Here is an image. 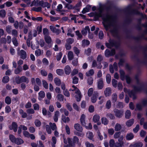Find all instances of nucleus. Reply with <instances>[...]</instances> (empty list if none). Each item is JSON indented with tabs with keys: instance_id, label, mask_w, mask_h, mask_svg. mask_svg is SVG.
<instances>
[{
	"instance_id": "obj_1",
	"label": "nucleus",
	"mask_w": 147,
	"mask_h": 147,
	"mask_svg": "<svg viewBox=\"0 0 147 147\" xmlns=\"http://www.w3.org/2000/svg\"><path fill=\"white\" fill-rule=\"evenodd\" d=\"M98 17H101L103 20V24L106 30H108L110 28L112 21L111 17L108 14L103 15L102 12H100L98 15Z\"/></svg>"
},
{
	"instance_id": "obj_2",
	"label": "nucleus",
	"mask_w": 147,
	"mask_h": 147,
	"mask_svg": "<svg viewBox=\"0 0 147 147\" xmlns=\"http://www.w3.org/2000/svg\"><path fill=\"white\" fill-rule=\"evenodd\" d=\"M72 88H71L69 90V91H75L76 95L75 96V98L76 100L77 101H80L81 100V98L82 97V95L81 92L79 89L76 87L75 86H72Z\"/></svg>"
},
{
	"instance_id": "obj_3",
	"label": "nucleus",
	"mask_w": 147,
	"mask_h": 147,
	"mask_svg": "<svg viewBox=\"0 0 147 147\" xmlns=\"http://www.w3.org/2000/svg\"><path fill=\"white\" fill-rule=\"evenodd\" d=\"M15 81L16 83L18 84H19L22 82L28 83L29 82L28 79L24 76H23L21 77L18 76L16 77Z\"/></svg>"
},
{
	"instance_id": "obj_4",
	"label": "nucleus",
	"mask_w": 147,
	"mask_h": 147,
	"mask_svg": "<svg viewBox=\"0 0 147 147\" xmlns=\"http://www.w3.org/2000/svg\"><path fill=\"white\" fill-rule=\"evenodd\" d=\"M100 119V117L98 115H95L93 117L92 120L95 123H97V125H99L101 124L100 122L99 121Z\"/></svg>"
},
{
	"instance_id": "obj_5",
	"label": "nucleus",
	"mask_w": 147,
	"mask_h": 147,
	"mask_svg": "<svg viewBox=\"0 0 147 147\" xmlns=\"http://www.w3.org/2000/svg\"><path fill=\"white\" fill-rule=\"evenodd\" d=\"M18 54L20 56L21 58L22 59H25L26 57V52L22 50L20 51L19 49L18 50Z\"/></svg>"
},
{
	"instance_id": "obj_6",
	"label": "nucleus",
	"mask_w": 147,
	"mask_h": 147,
	"mask_svg": "<svg viewBox=\"0 0 147 147\" xmlns=\"http://www.w3.org/2000/svg\"><path fill=\"white\" fill-rule=\"evenodd\" d=\"M115 115L116 117L118 118L121 117L123 115V111L117 109H115L114 111Z\"/></svg>"
},
{
	"instance_id": "obj_7",
	"label": "nucleus",
	"mask_w": 147,
	"mask_h": 147,
	"mask_svg": "<svg viewBox=\"0 0 147 147\" xmlns=\"http://www.w3.org/2000/svg\"><path fill=\"white\" fill-rule=\"evenodd\" d=\"M110 71L111 73H114V69L115 71L117 70V64L116 63H115L113 64V66L111 65L109 66Z\"/></svg>"
},
{
	"instance_id": "obj_8",
	"label": "nucleus",
	"mask_w": 147,
	"mask_h": 147,
	"mask_svg": "<svg viewBox=\"0 0 147 147\" xmlns=\"http://www.w3.org/2000/svg\"><path fill=\"white\" fill-rule=\"evenodd\" d=\"M98 96V93L97 92H95L91 98V101L93 103H95L97 100V97Z\"/></svg>"
},
{
	"instance_id": "obj_9",
	"label": "nucleus",
	"mask_w": 147,
	"mask_h": 147,
	"mask_svg": "<svg viewBox=\"0 0 147 147\" xmlns=\"http://www.w3.org/2000/svg\"><path fill=\"white\" fill-rule=\"evenodd\" d=\"M18 125L16 123L13 122L11 125L9 126V128L11 130H13L14 132L17 131Z\"/></svg>"
},
{
	"instance_id": "obj_10",
	"label": "nucleus",
	"mask_w": 147,
	"mask_h": 147,
	"mask_svg": "<svg viewBox=\"0 0 147 147\" xmlns=\"http://www.w3.org/2000/svg\"><path fill=\"white\" fill-rule=\"evenodd\" d=\"M115 53V51L112 49L110 52L107 49L105 51V55L106 57H108L109 56L114 55Z\"/></svg>"
},
{
	"instance_id": "obj_11",
	"label": "nucleus",
	"mask_w": 147,
	"mask_h": 147,
	"mask_svg": "<svg viewBox=\"0 0 147 147\" xmlns=\"http://www.w3.org/2000/svg\"><path fill=\"white\" fill-rule=\"evenodd\" d=\"M111 93V91L110 88L108 87L106 88L104 92V94L106 97L110 95Z\"/></svg>"
},
{
	"instance_id": "obj_12",
	"label": "nucleus",
	"mask_w": 147,
	"mask_h": 147,
	"mask_svg": "<svg viewBox=\"0 0 147 147\" xmlns=\"http://www.w3.org/2000/svg\"><path fill=\"white\" fill-rule=\"evenodd\" d=\"M90 32V29L88 26H86L81 31L83 35L85 36L86 35L87 32L88 33Z\"/></svg>"
},
{
	"instance_id": "obj_13",
	"label": "nucleus",
	"mask_w": 147,
	"mask_h": 147,
	"mask_svg": "<svg viewBox=\"0 0 147 147\" xmlns=\"http://www.w3.org/2000/svg\"><path fill=\"white\" fill-rule=\"evenodd\" d=\"M45 42L48 44L52 45V39L51 37L49 36H45Z\"/></svg>"
},
{
	"instance_id": "obj_14",
	"label": "nucleus",
	"mask_w": 147,
	"mask_h": 147,
	"mask_svg": "<svg viewBox=\"0 0 147 147\" xmlns=\"http://www.w3.org/2000/svg\"><path fill=\"white\" fill-rule=\"evenodd\" d=\"M98 88L99 89H102L103 87V81L101 79L99 80L98 82Z\"/></svg>"
},
{
	"instance_id": "obj_15",
	"label": "nucleus",
	"mask_w": 147,
	"mask_h": 147,
	"mask_svg": "<svg viewBox=\"0 0 147 147\" xmlns=\"http://www.w3.org/2000/svg\"><path fill=\"white\" fill-rule=\"evenodd\" d=\"M64 70L65 74L66 75L69 74L71 71V67L69 65H66L65 67Z\"/></svg>"
},
{
	"instance_id": "obj_16",
	"label": "nucleus",
	"mask_w": 147,
	"mask_h": 147,
	"mask_svg": "<svg viewBox=\"0 0 147 147\" xmlns=\"http://www.w3.org/2000/svg\"><path fill=\"white\" fill-rule=\"evenodd\" d=\"M143 146L142 144L140 142H136L133 144L130 145V147H142Z\"/></svg>"
},
{
	"instance_id": "obj_17",
	"label": "nucleus",
	"mask_w": 147,
	"mask_h": 147,
	"mask_svg": "<svg viewBox=\"0 0 147 147\" xmlns=\"http://www.w3.org/2000/svg\"><path fill=\"white\" fill-rule=\"evenodd\" d=\"M21 129L24 130H26L27 129V128L26 126L24 125H20L19 127V129L18 131V133L19 134H20L22 132Z\"/></svg>"
},
{
	"instance_id": "obj_18",
	"label": "nucleus",
	"mask_w": 147,
	"mask_h": 147,
	"mask_svg": "<svg viewBox=\"0 0 147 147\" xmlns=\"http://www.w3.org/2000/svg\"><path fill=\"white\" fill-rule=\"evenodd\" d=\"M74 127L75 129L77 131L81 132L82 130V127L79 124L76 123L75 124Z\"/></svg>"
},
{
	"instance_id": "obj_19",
	"label": "nucleus",
	"mask_w": 147,
	"mask_h": 147,
	"mask_svg": "<svg viewBox=\"0 0 147 147\" xmlns=\"http://www.w3.org/2000/svg\"><path fill=\"white\" fill-rule=\"evenodd\" d=\"M94 74V70L93 69H90L86 73V75L87 76H93Z\"/></svg>"
},
{
	"instance_id": "obj_20",
	"label": "nucleus",
	"mask_w": 147,
	"mask_h": 147,
	"mask_svg": "<svg viewBox=\"0 0 147 147\" xmlns=\"http://www.w3.org/2000/svg\"><path fill=\"white\" fill-rule=\"evenodd\" d=\"M114 45V41L111 40L109 41V43H106V45L108 48H111V47H113Z\"/></svg>"
},
{
	"instance_id": "obj_21",
	"label": "nucleus",
	"mask_w": 147,
	"mask_h": 147,
	"mask_svg": "<svg viewBox=\"0 0 147 147\" xmlns=\"http://www.w3.org/2000/svg\"><path fill=\"white\" fill-rule=\"evenodd\" d=\"M134 137L133 134L131 133L127 134L126 136V139L127 140H132Z\"/></svg>"
},
{
	"instance_id": "obj_22",
	"label": "nucleus",
	"mask_w": 147,
	"mask_h": 147,
	"mask_svg": "<svg viewBox=\"0 0 147 147\" xmlns=\"http://www.w3.org/2000/svg\"><path fill=\"white\" fill-rule=\"evenodd\" d=\"M38 99L41 100L45 96V94L44 92L42 91H41L38 93Z\"/></svg>"
},
{
	"instance_id": "obj_23",
	"label": "nucleus",
	"mask_w": 147,
	"mask_h": 147,
	"mask_svg": "<svg viewBox=\"0 0 147 147\" xmlns=\"http://www.w3.org/2000/svg\"><path fill=\"white\" fill-rule=\"evenodd\" d=\"M91 8V6L90 5H87L86 7L84 8L82 11L83 13H85L89 11Z\"/></svg>"
},
{
	"instance_id": "obj_24",
	"label": "nucleus",
	"mask_w": 147,
	"mask_h": 147,
	"mask_svg": "<svg viewBox=\"0 0 147 147\" xmlns=\"http://www.w3.org/2000/svg\"><path fill=\"white\" fill-rule=\"evenodd\" d=\"M54 82L55 84L57 86H59L61 84V80L58 78H55L54 79Z\"/></svg>"
},
{
	"instance_id": "obj_25",
	"label": "nucleus",
	"mask_w": 147,
	"mask_h": 147,
	"mask_svg": "<svg viewBox=\"0 0 147 147\" xmlns=\"http://www.w3.org/2000/svg\"><path fill=\"white\" fill-rule=\"evenodd\" d=\"M19 112L20 114L21 115L22 118H25L27 117V113L25 112H24L23 110L20 109L19 111Z\"/></svg>"
},
{
	"instance_id": "obj_26",
	"label": "nucleus",
	"mask_w": 147,
	"mask_h": 147,
	"mask_svg": "<svg viewBox=\"0 0 147 147\" xmlns=\"http://www.w3.org/2000/svg\"><path fill=\"white\" fill-rule=\"evenodd\" d=\"M85 115L84 114H82L81 115L80 118V120L81 123L83 125H84L85 124Z\"/></svg>"
},
{
	"instance_id": "obj_27",
	"label": "nucleus",
	"mask_w": 147,
	"mask_h": 147,
	"mask_svg": "<svg viewBox=\"0 0 147 147\" xmlns=\"http://www.w3.org/2000/svg\"><path fill=\"white\" fill-rule=\"evenodd\" d=\"M6 12L4 9L0 10V17L1 18H4L6 16Z\"/></svg>"
},
{
	"instance_id": "obj_28",
	"label": "nucleus",
	"mask_w": 147,
	"mask_h": 147,
	"mask_svg": "<svg viewBox=\"0 0 147 147\" xmlns=\"http://www.w3.org/2000/svg\"><path fill=\"white\" fill-rule=\"evenodd\" d=\"M67 57L69 60H71L74 57L73 53L71 51H69L68 53Z\"/></svg>"
},
{
	"instance_id": "obj_29",
	"label": "nucleus",
	"mask_w": 147,
	"mask_h": 147,
	"mask_svg": "<svg viewBox=\"0 0 147 147\" xmlns=\"http://www.w3.org/2000/svg\"><path fill=\"white\" fill-rule=\"evenodd\" d=\"M62 120L65 123L68 122L70 120L69 117H65L63 115H62Z\"/></svg>"
},
{
	"instance_id": "obj_30",
	"label": "nucleus",
	"mask_w": 147,
	"mask_h": 147,
	"mask_svg": "<svg viewBox=\"0 0 147 147\" xmlns=\"http://www.w3.org/2000/svg\"><path fill=\"white\" fill-rule=\"evenodd\" d=\"M86 136L90 140H92L94 136L93 133L91 132L90 131L87 133Z\"/></svg>"
},
{
	"instance_id": "obj_31",
	"label": "nucleus",
	"mask_w": 147,
	"mask_h": 147,
	"mask_svg": "<svg viewBox=\"0 0 147 147\" xmlns=\"http://www.w3.org/2000/svg\"><path fill=\"white\" fill-rule=\"evenodd\" d=\"M134 121L133 119H131L129 120L126 123V125L128 127H130L134 123Z\"/></svg>"
},
{
	"instance_id": "obj_32",
	"label": "nucleus",
	"mask_w": 147,
	"mask_h": 147,
	"mask_svg": "<svg viewBox=\"0 0 147 147\" xmlns=\"http://www.w3.org/2000/svg\"><path fill=\"white\" fill-rule=\"evenodd\" d=\"M24 142L23 141L21 138H17L14 142L18 145H20Z\"/></svg>"
},
{
	"instance_id": "obj_33",
	"label": "nucleus",
	"mask_w": 147,
	"mask_h": 147,
	"mask_svg": "<svg viewBox=\"0 0 147 147\" xmlns=\"http://www.w3.org/2000/svg\"><path fill=\"white\" fill-rule=\"evenodd\" d=\"M121 128V125L118 123H117L115 127V129L116 131H119Z\"/></svg>"
},
{
	"instance_id": "obj_34",
	"label": "nucleus",
	"mask_w": 147,
	"mask_h": 147,
	"mask_svg": "<svg viewBox=\"0 0 147 147\" xmlns=\"http://www.w3.org/2000/svg\"><path fill=\"white\" fill-rule=\"evenodd\" d=\"M97 67L98 68H101L102 67V66L100 65V64L99 66L97 65L96 61H94L92 62V67Z\"/></svg>"
},
{
	"instance_id": "obj_35",
	"label": "nucleus",
	"mask_w": 147,
	"mask_h": 147,
	"mask_svg": "<svg viewBox=\"0 0 147 147\" xmlns=\"http://www.w3.org/2000/svg\"><path fill=\"white\" fill-rule=\"evenodd\" d=\"M57 74L59 76L62 75L64 74V72L63 69H58L56 71Z\"/></svg>"
},
{
	"instance_id": "obj_36",
	"label": "nucleus",
	"mask_w": 147,
	"mask_h": 147,
	"mask_svg": "<svg viewBox=\"0 0 147 147\" xmlns=\"http://www.w3.org/2000/svg\"><path fill=\"white\" fill-rule=\"evenodd\" d=\"M102 123L104 125H106L108 124V121L106 118L103 117L101 118Z\"/></svg>"
},
{
	"instance_id": "obj_37",
	"label": "nucleus",
	"mask_w": 147,
	"mask_h": 147,
	"mask_svg": "<svg viewBox=\"0 0 147 147\" xmlns=\"http://www.w3.org/2000/svg\"><path fill=\"white\" fill-rule=\"evenodd\" d=\"M60 111L61 112H64L65 115L66 116H68L69 114L68 111L65 109L62 108L60 109Z\"/></svg>"
},
{
	"instance_id": "obj_38",
	"label": "nucleus",
	"mask_w": 147,
	"mask_h": 147,
	"mask_svg": "<svg viewBox=\"0 0 147 147\" xmlns=\"http://www.w3.org/2000/svg\"><path fill=\"white\" fill-rule=\"evenodd\" d=\"M90 44V42L87 40H84L82 41V45L83 46L88 45Z\"/></svg>"
},
{
	"instance_id": "obj_39",
	"label": "nucleus",
	"mask_w": 147,
	"mask_h": 147,
	"mask_svg": "<svg viewBox=\"0 0 147 147\" xmlns=\"http://www.w3.org/2000/svg\"><path fill=\"white\" fill-rule=\"evenodd\" d=\"M131 115L130 111L129 110H127L125 113V117L127 119H129Z\"/></svg>"
},
{
	"instance_id": "obj_40",
	"label": "nucleus",
	"mask_w": 147,
	"mask_h": 147,
	"mask_svg": "<svg viewBox=\"0 0 147 147\" xmlns=\"http://www.w3.org/2000/svg\"><path fill=\"white\" fill-rule=\"evenodd\" d=\"M124 138V137L123 136L121 135L118 138V141L119 142V143H121V144H122L123 145L124 144V142L123 141V140Z\"/></svg>"
},
{
	"instance_id": "obj_41",
	"label": "nucleus",
	"mask_w": 147,
	"mask_h": 147,
	"mask_svg": "<svg viewBox=\"0 0 147 147\" xmlns=\"http://www.w3.org/2000/svg\"><path fill=\"white\" fill-rule=\"evenodd\" d=\"M106 81L107 83L109 84L111 81V76L109 74H107L106 76Z\"/></svg>"
},
{
	"instance_id": "obj_42",
	"label": "nucleus",
	"mask_w": 147,
	"mask_h": 147,
	"mask_svg": "<svg viewBox=\"0 0 147 147\" xmlns=\"http://www.w3.org/2000/svg\"><path fill=\"white\" fill-rule=\"evenodd\" d=\"M111 106V103L110 100L107 101L106 104V107L108 109H109Z\"/></svg>"
},
{
	"instance_id": "obj_43",
	"label": "nucleus",
	"mask_w": 147,
	"mask_h": 147,
	"mask_svg": "<svg viewBox=\"0 0 147 147\" xmlns=\"http://www.w3.org/2000/svg\"><path fill=\"white\" fill-rule=\"evenodd\" d=\"M42 82L43 86L45 88L47 89L48 87V84L47 82L45 80H43L42 81Z\"/></svg>"
},
{
	"instance_id": "obj_44",
	"label": "nucleus",
	"mask_w": 147,
	"mask_h": 147,
	"mask_svg": "<svg viewBox=\"0 0 147 147\" xmlns=\"http://www.w3.org/2000/svg\"><path fill=\"white\" fill-rule=\"evenodd\" d=\"M120 74L121 78V80H123L125 79L124 73L122 70H120L119 71Z\"/></svg>"
},
{
	"instance_id": "obj_45",
	"label": "nucleus",
	"mask_w": 147,
	"mask_h": 147,
	"mask_svg": "<svg viewBox=\"0 0 147 147\" xmlns=\"http://www.w3.org/2000/svg\"><path fill=\"white\" fill-rule=\"evenodd\" d=\"M63 96L61 94H57V98L59 101H63Z\"/></svg>"
},
{
	"instance_id": "obj_46",
	"label": "nucleus",
	"mask_w": 147,
	"mask_h": 147,
	"mask_svg": "<svg viewBox=\"0 0 147 147\" xmlns=\"http://www.w3.org/2000/svg\"><path fill=\"white\" fill-rule=\"evenodd\" d=\"M43 33L45 36H48V35L49 34L48 30L46 28H43Z\"/></svg>"
},
{
	"instance_id": "obj_47",
	"label": "nucleus",
	"mask_w": 147,
	"mask_h": 147,
	"mask_svg": "<svg viewBox=\"0 0 147 147\" xmlns=\"http://www.w3.org/2000/svg\"><path fill=\"white\" fill-rule=\"evenodd\" d=\"M49 125L52 130H54L56 129L57 127L55 123H49Z\"/></svg>"
},
{
	"instance_id": "obj_48",
	"label": "nucleus",
	"mask_w": 147,
	"mask_h": 147,
	"mask_svg": "<svg viewBox=\"0 0 147 147\" xmlns=\"http://www.w3.org/2000/svg\"><path fill=\"white\" fill-rule=\"evenodd\" d=\"M108 132L109 135H112L114 133V130L113 128H110L108 129Z\"/></svg>"
},
{
	"instance_id": "obj_49",
	"label": "nucleus",
	"mask_w": 147,
	"mask_h": 147,
	"mask_svg": "<svg viewBox=\"0 0 147 147\" xmlns=\"http://www.w3.org/2000/svg\"><path fill=\"white\" fill-rule=\"evenodd\" d=\"M65 8H66L69 9H74L75 7L71 5L67 4L65 6Z\"/></svg>"
},
{
	"instance_id": "obj_50",
	"label": "nucleus",
	"mask_w": 147,
	"mask_h": 147,
	"mask_svg": "<svg viewBox=\"0 0 147 147\" xmlns=\"http://www.w3.org/2000/svg\"><path fill=\"white\" fill-rule=\"evenodd\" d=\"M85 144L86 147H94V146L92 144L88 142H86Z\"/></svg>"
},
{
	"instance_id": "obj_51",
	"label": "nucleus",
	"mask_w": 147,
	"mask_h": 147,
	"mask_svg": "<svg viewBox=\"0 0 147 147\" xmlns=\"http://www.w3.org/2000/svg\"><path fill=\"white\" fill-rule=\"evenodd\" d=\"M115 143V141L113 139H111L109 141V146L110 147H114Z\"/></svg>"
},
{
	"instance_id": "obj_52",
	"label": "nucleus",
	"mask_w": 147,
	"mask_h": 147,
	"mask_svg": "<svg viewBox=\"0 0 147 147\" xmlns=\"http://www.w3.org/2000/svg\"><path fill=\"white\" fill-rule=\"evenodd\" d=\"M121 136L120 132H116L113 135V137L115 139L118 138Z\"/></svg>"
},
{
	"instance_id": "obj_53",
	"label": "nucleus",
	"mask_w": 147,
	"mask_h": 147,
	"mask_svg": "<svg viewBox=\"0 0 147 147\" xmlns=\"http://www.w3.org/2000/svg\"><path fill=\"white\" fill-rule=\"evenodd\" d=\"M76 35L78 36V39H80L82 38V36L79 31H76Z\"/></svg>"
},
{
	"instance_id": "obj_54",
	"label": "nucleus",
	"mask_w": 147,
	"mask_h": 147,
	"mask_svg": "<svg viewBox=\"0 0 147 147\" xmlns=\"http://www.w3.org/2000/svg\"><path fill=\"white\" fill-rule=\"evenodd\" d=\"M72 30L71 29H69L68 31V32L67 35L68 36H69L71 37H73L74 36V34H72Z\"/></svg>"
},
{
	"instance_id": "obj_55",
	"label": "nucleus",
	"mask_w": 147,
	"mask_h": 147,
	"mask_svg": "<svg viewBox=\"0 0 147 147\" xmlns=\"http://www.w3.org/2000/svg\"><path fill=\"white\" fill-rule=\"evenodd\" d=\"M9 81V78L7 76H5L3 78L2 81L4 83H7Z\"/></svg>"
},
{
	"instance_id": "obj_56",
	"label": "nucleus",
	"mask_w": 147,
	"mask_h": 147,
	"mask_svg": "<svg viewBox=\"0 0 147 147\" xmlns=\"http://www.w3.org/2000/svg\"><path fill=\"white\" fill-rule=\"evenodd\" d=\"M5 102L7 104H9L11 103V99L8 96L5 99Z\"/></svg>"
},
{
	"instance_id": "obj_57",
	"label": "nucleus",
	"mask_w": 147,
	"mask_h": 147,
	"mask_svg": "<svg viewBox=\"0 0 147 147\" xmlns=\"http://www.w3.org/2000/svg\"><path fill=\"white\" fill-rule=\"evenodd\" d=\"M9 137L10 140L12 142L14 143L16 139L14 136L11 135L9 136Z\"/></svg>"
},
{
	"instance_id": "obj_58",
	"label": "nucleus",
	"mask_w": 147,
	"mask_h": 147,
	"mask_svg": "<svg viewBox=\"0 0 147 147\" xmlns=\"http://www.w3.org/2000/svg\"><path fill=\"white\" fill-rule=\"evenodd\" d=\"M124 90L125 92L127 93L131 97V94H133V92L132 91L130 92L125 88H124Z\"/></svg>"
},
{
	"instance_id": "obj_59",
	"label": "nucleus",
	"mask_w": 147,
	"mask_h": 147,
	"mask_svg": "<svg viewBox=\"0 0 147 147\" xmlns=\"http://www.w3.org/2000/svg\"><path fill=\"white\" fill-rule=\"evenodd\" d=\"M35 124L36 126L38 127L40 126L41 123L39 120L36 119L35 121Z\"/></svg>"
},
{
	"instance_id": "obj_60",
	"label": "nucleus",
	"mask_w": 147,
	"mask_h": 147,
	"mask_svg": "<svg viewBox=\"0 0 147 147\" xmlns=\"http://www.w3.org/2000/svg\"><path fill=\"white\" fill-rule=\"evenodd\" d=\"M62 56V54L61 53H59L57 55V59L58 61L60 60Z\"/></svg>"
},
{
	"instance_id": "obj_61",
	"label": "nucleus",
	"mask_w": 147,
	"mask_h": 147,
	"mask_svg": "<svg viewBox=\"0 0 147 147\" xmlns=\"http://www.w3.org/2000/svg\"><path fill=\"white\" fill-rule=\"evenodd\" d=\"M11 26H7L6 27V31L7 32L10 33L11 32Z\"/></svg>"
},
{
	"instance_id": "obj_62",
	"label": "nucleus",
	"mask_w": 147,
	"mask_h": 147,
	"mask_svg": "<svg viewBox=\"0 0 147 147\" xmlns=\"http://www.w3.org/2000/svg\"><path fill=\"white\" fill-rule=\"evenodd\" d=\"M63 92L64 94L66 96L69 97L70 96L69 92L67 90H64L63 91Z\"/></svg>"
},
{
	"instance_id": "obj_63",
	"label": "nucleus",
	"mask_w": 147,
	"mask_h": 147,
	"mask_svg": "<svg viewBox=\"0 0 147 147\" xmlns=\"http://www.w3.org/2000/svg\"><path fill=\"white\" fill-rule=\"evenodd\" d=\"M22 71V69L20 67H18L15 71V73L16 74H19Z\"/></svg>"
},
{
	"instance_id": "obj_64",
	"label": "nucleus",
	"mask_w": 147,
	"mask_h": 147,
	"mask_svg": "<svg viewBox=\"0 0 147 147\" xmlns=\"http://www.w3.org/2000/svg\"><path fill=\"white\" fill-rule=\"evenodd\" d=\"M67 43L71 44H72L74 42V40L72 38H69L67 39Z\"/></svg>"
}]
</instances>
